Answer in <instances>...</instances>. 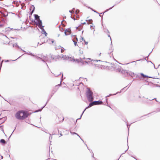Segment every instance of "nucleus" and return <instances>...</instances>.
Returning a JSON list of instances; mask_svg holds the SVG:
<instances>
[{"instance_id":"nucleus-24","label":"nucleus","mask_w":160,"mask_h":160,"mask_svg":"<svg viewBox=\"0 0 160 160\" xmlns=\"http://www.w3.org/2000/svg\"><path fill=\"white\" fill-rule=\"evenodd\" d=\"M115 6V5H113L112 7L110 8H109V9H107L106 11H105V12H107V11H108V10H110L111 9H112L114 7V6Z\"/></svg>"},{"instance_id":"nucleus-28","label":"nucleus","mask_w":160,"mask_h":160,"mask_svg":"<svg viewBox=\"0 0 160 160\" xmlns=\"http://www.w3.org/2000/svg\"><path fill=\"white\" fill-rule=\"evenodd\" d=\"M73 42H74V44L75 46H76V45H77V42L74 41H73Z\"/></svg>"},{"instance_id":"nucleus-19","label":"nucleus","mask_w":160,"mask_h":160,"mask_svg":"<svg viewBox=\"0 0 160 160\" xmlns=\"http://www.w3.org/2000/svg\"><path fill=\"white\" fill-rule=\"evenodd\" d=\"M62 48V47L61 46H58L57 47H56L55 49H56V50H57V49H60V48Z\"/></svg>"},{"instance_id":"nucleus-5","label":"nucleus","mask_w":160,"mask_h":160,"mask_svg":"<svg viewBox=\"0 0 160 160\" xmlns=\"http://www.w3.org/2000/svg\"><path fill=\"white\" fill-rule=\"evenodd\" d=\"M102 102L101 101H93V102L90 103L89 104V106L88 107H87L84 110V111H83L81 115L80 116V118L77 119V120L80 119L81 118L82 116V114L84 113V112L85 111V110L87 108H88L89 107H91V106H92L93 105H94L102 104Z\"/></svg>"},{"instance_id":"nucleus-60","label":"nucleus","mask_w":160,"mask_h":160,"mask_svg":"<svg viewBox=\"0 0 160 160\" xmlns=\"http://www.w3.org/2000/svg\"><path fill=\"white\" fill-rule=\"evenodd\" d=\"M116 94H117V93L115 94H113V95H115Z\"/></svg>"},{"instance_id":"nucleus-36","label":"nucleus","mask_w":160,"mask_h":160,"mask_svg":"<svg viewBox=\"0 0 160 160\" xmlns=\"http://www.w3.org/2000/svg\"><path fill=\"white\" fill-rule=\"evenodd\" d=\"M153 99H155L156 101L157 102H158V101H157V100H156V98H153V99H152L151 100H153Z\"/></svg>"},{"instance_id":"nucleus-17","label":"nucleus","mask_w":160,"mask_h":160,"mask_svg":"<svg viewBox=\"0 0 160 160\" xmlns=\"http://www.w3.org/2000/svg\"><path fill=\"white\" fill-rule=\"evenodd\" d=\"M0 142L1 143L4 144H5L6 143V141H5V140L3 139H1L0 141Z\"/></svg>"},{"instance_id":"nucleus-26","label":"nucleus","mask_w":160,"mask_h":160,"mask_svg":"<svg viewBox=\"0 0 160 160\" xmlns=\"http://www.w3.org/2000/svg\"><path fill=\"white\" fill-rule=\"evenodd\" d=\"M21 49V50L22 51H23V52H25V53H27V54H29V52H26L25 51H24V50H22V49Z\"/></svg>"},{"instance_id":"nucleus-63","label":"nucleus","mask_w":160,"mask_h":160,"mask_svg":"<svg viewBox=\"0 0 160 160\" xmlns=\"http://www.w3.org/2000/svg\"><path fill=\"white\" fill-rule=\"evenodd\" d=\"M3 158L2 156L1 158Z\"/></svg>"},{"instance_id":"nucleus-47","label":"nucleus","mask_w":160,"mask_h":160,"mask_svg":"<svg viewBox=\"0 0 160 160\" xmlns=\"http://www.w3.org/2000/svg\"><path fill=\"white\" fill-rule=\"evenodd\" d=\"M101 53H100L99 54V56H100L101 55Z\"/></svg>"},{"instance_id":"nucleus-64","label":"nucleus","mask_w":160,"mask_h":160,"mask_svg":"<svg viewBox=\"0 0 160 160\" xmlns=\"http://www.w3.org/2000/svg\"><path fill=\"white\" fill-rule=\"evenodd\" d=\"M3 158L2 156L1 158Z\"/></svg>"},{"instance_id":"nucleus-43","label":"nucleus","mask_w":160,"mask_h":160,"mask_svg":"<svg viewBox=\"0 0 160 160\" xmlns=\"http://www.w3.org/2000/svg\"><path fill=\"white\" fill-rule=\"evenodd\" d=\"M82 24H86V23L85 22H84V23H82Z\"/></svg>"},{"instance_id":"nucleus-46","label":"nucleus","mask_w":160,"mask_h":160,"mask_svg":"<svg viewBox=\"0 0 160 160\" xmlns=\"http://www.w3.org/2000/svg\"><path fill=\"white\" fill-rule=\"evenodd\" d=\"M127 125L128 128V129H129V127H128V125Z\"/></svg>"},{"instance_id":"nucleus-44","label":"nucleus","mask_w":160,"mask_h":160,"mask_svg":"<svg viewBox=\"0 0 160 160\" xmlns=\"http://www.w3.org/2000/svg\"><path fill=\"white\" fill-rule=\"evenodd\" d=\"M59 36H60V34H58V37H59Z\"/></svg>"},{"instance_id":"nucleus-27","label":"nucleus","mask_w":160,"mask_h":160,"mask_svg":"<svg viewBox=\"0 0 160 160\" xmlns=\"http://www.w3.org/2000/svg\"><path fill=\"white\" fill-rule=\"evenodd\" d=\"M91 9L92 11H93V12H94L97 13H98L99 14V13H98V12H97L95 10H93L92 9V8H91Z\"/></svg>"},{"instance_id":"nucleus-58","label":"nucleus","mask_w":160,"mask_h":160,"mask_svg":"<svg viewBox=\"0 0 160 160\" xmlns=\"http://www.w3.org/2000/svg\"><path fill=\"white\" fill-rule=\"evenodd\" d=\"M127 150H126L125 151V152H126L127 151Z\"/></svg>"},{"instance_id":"nucleus-55","label":"nucleus","mask_w":160,"mask_h":160,"mask_svg":"<svg viewBox=\"0 0 160 160\" xmlns=\"http://www.w3.org/2000/svg\"><path fill=\"white\" fill-rule=\"evenodd\" d=\"M20 57H18V58H17V59H18V58H20Z\"/></svg>"},{"instance_id":"nucleus-20","label":"nucleus","mask_w":160,"mask_h":160,"mask_svg":"<svg viewBox=\"0 0 160 160\" xmlns=\"http://www.w3.org/2000/svg\"><path fill=\"white\" fill-rule=\"evenodd\" d=\"M10 38L14 39L13 40H12V42H15L17 40V38H14L12 37H11Z\"/></svg>"},{"instance_id":"nucleus-2","label":"nucleus","mask_w":160,"mask_h":160,"mask_svg":"<svg viewBox=\"0 0 160 160\" xmlns=\"http://www.w3.org/2000/svg\"><path fill=\"white\" fill-rule=\"evenodd\" d=\"M28 116L27 112L23 111H19L15 114L16 118L19 120H22L26 118Z\"/></svg>"},{"instance_id":"nucleus-1","label":"nucleus","mask_w":160,"mask_h":160,"mask_svg":"<svg viewBox=\"0 0 160 160\" xmlns=\"http://www.w3.org/2000/svg\"><path fill=\"white\" fill-rule=\"evenodd\" d=\"M2 39L3 40V44H8L10 46L11 44L13 48L14 47H17L20 49H21L18 46V45L17 43H16L15 44L12 43L11 42H12V40H10L9 38H8L6 35H3Z\"/></svg>"},{"instance_id":"nucleus-52","label":"nucleus","mask_w":160,"mask_h":160,"mask_svg":"<svg viewBox=\"0 0 160 160\" xmlns=\"http://www.w3.org/2000/svg\"><path fill=\"white\" fill-rule=\"evenodd\" d=\"M153 65L154 66V68H155V66L154 64H153Z\"/></svg>"},{"instance_id":"nucleus-45","label":"nucleus","mask_w":160,"mask_h":160,"mask_svg":"<svg viewBox=\"0 0 160 160\" xmlns=\"http://www.w3.org/2000/svg\"><path fill=\"white\" fill-rule=\"evenodd\" d=\"M60 74H61L60 73V74H58V75H56V76H58V75H60Z\"/></svg>"},{"instance_id":"nucleus-48","label":"nucleus","mask_w":160,"mask_h":160,"mask_svg":"<svg viewBox=\"0 0 160 160\" xmlns=\"http://www.w3.org/2000/svg\"><path fill=\"white\" fill-rule=\"evenodd\" d=\"M63 74H62V78L63 77Z\"/></svg>"},{"instance_id":"nucleus-62","label":"nucleus","mask_w":160,"mask_h":160,"mask_svg":"<svg viewBox=\"0 0 160 160\" xmlns=\"http://www.w3.org/2000/svg\"><path fill=\"white\" fill-rule=\"evenodd\" d=\"M92 21V20H89V21Z\"/></svg>"},{"instance_id":"nucleus-16","label":"nucleus","mask_w":160,"mask_h":160,"mask_svg":"<svg viewBox=\"0 0 160 160\" xmlns=\"http://www.w3.org/2000/svg\"><path fill=\"white\" fill-rule=\"evenodd\" d=\"M75 61H76L78 62H82V59L80 58V59H75Z\"/></svg>"},{"instance_id":"nucleus-50","label":"nucleus","mask_w":160,"mask_h":160,"mask_svg":"<svg viewBox=\"0 0 160 160\" xmlns=\"http://www.w3.org/2000/svg\"><path fill=\"white\" fill-rule=\"evenodd\" d=\"M92 27V25H91L90 26V27H91H91Z\"/></svg>"},{"instance_id":"nucleus-14","label":"nucleus","mask_w":160,"mask_h":160,"mask_svg":"<svg viewBox=\"0 0 160 160\" xmlns=\"http://www.w3.org/2000/svg\"><path fill=\"white\" fill-rule=\"evenodd\" d=\"M70 133H71L72 134V135H74V134H76L80 138V139L83 142V140L80 138V136L78 134H77V133H76V132H70Z\"/></svg>"},{"instance_id":"nucleus-61","label":"nucleus","mask_w":160,"mask_h":160,"mask_svg":"<svg viewBox=\"0 0 160 160\" xmlns=\"http://www.w3.org/2000/svg\"><path fill=\"white\" fill-rule=\"evenodd\" d=\"M92 156H93V157H93V155H92Z\"/></svg>"},{"instance_id":"nucleus-33","label":"nucleus","mask_w":160,"mask_h":160,"mask_svg":"<svg viewBox=\"0 0 160 160\" xmlns=\"http://www.w3.org/2000/svg\"><path fill=\"white\" fill-rule=\"evenodd\" d=\"M82 41H83L84 42H85V40L83 38H82Z\"/></svg>"},{"instance_id":"nucleus-53","label":"nucleus","mask_w":160,"mask_h":160,"mask_svg":"<svg viewBox=\"0 0 160 160\" xmlns=\"http://www.w3.org/2000/svg\"><path fill=\"white\" fill-rule=\"evenodd\" d=\"M60 84H58V86H60Z\"/></svg>"},{"instance_id":"nucleus-35","label":"nucleus","mask_w":160,"mask_h":160,"mask_svg":"<svg viewBox=\"0 0 160 160\" xmlns=\"http://www.w3.org/2000/svg\"><path fill=\"white\" fill-rule=\"evenodd\" d=\"M108 36L110 38V39H111V37H110V35L109 34L108 35Z\"/></svg>"},{"instance_id":"nucleus-9","label":"nucleus","mask_w":160,"mask_h":160,"mask_svg":"<svg viewBox=\"0 0 160 160\" xmlns=\"http://www.w3.org/2000/svg\"><path fill=\"white\" fill-rule=\"evenodd\" d=\"M68 57L66 56V55H61L60 56V58L62 59L63 60H68Z\"/></svg>"},{"instance_id":"nucleus-21","label":"nucleus","mask_w":160,"mask_h":160,"mask_svg":"<svg viewBox=\"0 0 160 160\" xmlns=\"http://www.w3.org/2000/svg\"><path fill=\"white\" fill-rule=\"evenodd\" d=\"M74 9V8H73V9L72 10H69V12L71 13H72L74 12L73 10Z\"/></svg>"},{"instance_id":"nucleus-39","label":"nucleus","mask_w":160,"mask_h":160,"mask_svg":"<svg viewBox=\"0 0 160 160\" xmlns=\"http://www.w3.org/2000/svg\"><path fill=\"white\" fill-rule=\"evenodd\" d=\"M85 42V44H88V42H86L85 41V42Z\"/></svg>"},{"instance_id":"nucleus-37","label":"nucleus","mask_w":160,"mask_h":160,"mask_svg":"<svg viewBox=\"0 0 160 160\" xmlns=\"http://www.w3.org/2000/svg\"><path fill=\"white\" fill-rule=\"evenodd\" d=\"M7 30H9V29H10V28H7Z\"/></svg>"},{"instance_id":"nucleus-32","label":"nucleus","mask_w":160,"mask_h":160,"mask_svg":"<svg viewBox=\"0 0 160 160\" xmlns=\"http://www.w3.org/2000/svg\"><path fill=\"white\" fill-rule=\"evenodd\" d=\"M140 75L142 76L143 77L144 76V75L143 73H141L140 74Z\"/></svg>"},{"instance_id":"nucleus-49","label":"nucleus","mask_w":160,"mask_h":160,"mask_svg":"<svg viewBox=\"0 0 160 160\" xmlns=\"http://www.w3.org/2000/svg\"><path fill=\"white\" fill-rule=\"evenodd\" d=\"M17 59H16V60H12V61H15V60H17Z\"/></svg>"},{"instance_id":"nucleus-25","label":"nucleus","mask_w":160,"mask_h":160,"mask_svg":"<svg viewBox=\"0 0 160 160\" xmlns=\"http://www.w3.org/2000/svg\"><path fill=\"white\" fill-rule=\"evenodd\" d=\"M62 48L61 50V53H62L65 50V49H63L64 48Z\"/></svg>"},{"instance_id":"nucleus-29","label":"nucleus","mask_w":160,"mask_h":160,"mask_svg":"<svg viewBox=\"0 0 160 160\" xmlns=\"http://www.w3.org/2000/svg\"><path fill=\"white\" fill-rule=\"evenodd\" d=\"M79 12V10H77L75 11L76 13L77 14V13H78Z\"/></svg>"},{"instance_id":"nucleus-41","label":"nucleus","mask_w":160,"mask_h":160,"mask_svg":"<svg viewBox=\"0 0 160 160\" xmlns=\"http://www.w3.org/2000/svg\"><path fill=\"white\" fill-rule=\"evenodd\" d=\"M112 95L111 94H110L109 95L107 96V97H109V96Z\"/></svg>"},{"instance_id":"nucleus-54","label":"nucleus","mask_w":160,"mask_h":160,"mask_svg":"<svg viewBox=\"0 0 160 160\" xmlns=\"http://www.w3.org/2000/svg\"><path fill=\"white\" fill-rule=\"evenodd\" d=\"M149 62H151V63H152V64H153V63H152V62L151 61H149Z\"/></svg>"},{"instance_id":"nucleus-12","label":"nucleus","mask_w":160,"mask_h":160,"mask_svg":"<svg viewBox=\"0 0 160 160\" xmlns=\"http://www.w3.org/2000/svg\"><path fill=\"white\" fill-rule=\"evenodd\" d=\"M42 29V34H45V36H47V33L44 30V29H43V28H42L41 29Z\"/></svg>"},{"instance_id":"nucleus-40","label":"nucleus","mask_w":160,"mask_h":160,"mask_svg":"<svg viewBox=\"0 0 160 160\" xmlns=\"http://www.w3.org/2000/svg\"><path fill=\"white\" fill-rule=\"evenodd\" d=\"M33 6L34 7V8H33V9L32 11V12L34 11V9H35V7H34V6Z\"/></svg>"},{"instance_id":"nucleus-18","label":"nucleus","mask_w":160,"mask_h":160,"mask_svg":"<svg viewBox=\"0 0 160 160\" xmlns=\"http://www.w3.org/2000/svg\"><path fill=\"white\" fill-rule=\"evenodd\" d=\"M46 104H45L43 107L41 109H39L38 110H36V111L34 112H39V111H41L45 107V105H46Z\"/></svg>"},{"instance_id":"nucleus-7","label":"nucleus","mask_w":160,"mask_h":160,"mask_svg":"<svg viewBox=\"0 0 160 160\" xmlns=\"http://www.w3.org/2000/svg\"><path fill=\"white\" fill-rule=\"evenodd\" d=\"M36 23V24L38 26L40 29L42 28H43V26L42 25V21L40 19L37 20Z\"/></svg>"},{"instance_id":"nucleus-30","label":"nucleus","mask_w":160,"mask_h":160,"mask_svg":"<svg viewBox=\"0 0 160 160\" xmlns=\"http://www.w3.org/2000/svg\"><path fill=\"white\" fill-rule=\"evenodd\" d=\"M104 31L105 32H107L108 33H109V32L108 31V29H105V30H104Z\"/></svg>"},{"instance_id":"nucleus-59","label":"nucleus","mask_w":160,"mask_h":160,"mask_svg":"<svg viewBox=\"0 0 160 160\" xmlns=\"http://www.w3.org/2000/svg\"><path fill=\"white\" fill-rule=\"evenodd\" d=\"M95 31V30L94 29V30H93V32H94Z\"/></svg>"},{"instance_id":"nucleus-15","label":"nucleus","mask_w":160,"mask_h":160,"mask_svg":"<svg viewBox=\"0 0 160 160\" xmlns=\"http://www.w3.org/2000/svg\"><path fill=\"white\" fill-rule=\"evenodd\" d=\"M34 16L35 19L37 21L39 19V17L38 15L35 14Z\"/></svg>"},{"instance_id":"nucleus-13","label":"nucleus","mask_w":160,"mask_h":160,"mask_svg":"<svg viewBox=\"0 0 160 160\" xmlns=\"http://www.w3.org/2000/svg\"><path fill=\"white\" fill-rule=\"evenodd\" d=\"M68 60L69 61H75V59H74L73 58L71 57H68Z\"/></svg>"},{"instance_id":"nucleus-22","label":"nucleus","mask_w":160,"mask_h":160,"mask_svg":"<svg viewBox=\"0 0 160 160\" xmlns=\"http://www.w3.org/2000/svg\"><path fill=\"white\" fill-rule=\"evenodd\" d=\"M143 77H144V78L148 77V78H152V77H148V76H146V75H144V76Z\"/></svg>"},{"instance_id":"nucleus-4","label":"nucleus","mask_w":160,"mask_h":160,"mask_svg":"<svg viewBox=\"0 0 160 160\" xmlns=\"http://www.w3.org/2000/svg\"><path fill=\"white\" fill-rule=\"evenodd\" d=\"M98 61H100L101 60H93V59L92 60L90 58H87L86 59V61L84 62L87 63L88 64H94L95 66V67H98L99 68H100V67H101V66H100L99 65H97V64H96L94 63L97 62Z\"/></svg>"},{"instance_id":"nucleus-8","label":"nucleus","mask_w":160,"mask_h":160,"mask_svg":"<svg viewBox=\"0 0 160 160\" xmlns=\"http://www.w3.org/2000/svg\"><path fill=\"white\" fill-rule=\"evenodd\" d=\"M71 30L69 29H66L64 31V33L66 35H68L70 34Z\"/></svg>"},{"instance_id":"nucleus-56","label":"nucleus","mask_w":160,"mask_h":160,"mask_svg":"<svg viewBox=\"0 0 160 160\" xmlns=\"http://www.w3.org/2000/svg\"><path fill=\"white\" fill-rule=\"evenodd\" d=\"M20 57H18V58H17V59H18V58H20Z\"/></svg>"},{"instance_id":"nucleus-57","label":"nucleus","mask_w":160,"mask_h":160,"mask_svg":"<svg viewBox=\"0 0 160 160\" xmlns=\"http://www.w3.org/2000/svg\"><path fill=\"white\" fill-rule=\"evenodd\" d=\"M20 57H18V58H17V59H18V58H20Z\"/></svg>"},{"instance_id":"nucleus-6","label":"nucleus","mask_w":160,"mask_h":160,"mask_svg":"<svg viewBox=\"0 0 160 160\" xmlns=\"http://www.w3.org/2000/svg\"><path fill=\"white\" fill-rule=\"evenodd\" d=\"M40 57H39L37 56L36 55H35L34 57L36 58L38 60L41 59L42 60L43 62H45V61H47V57L45 56H43L42 55H40Z\"/></svg>"},{"instance_id":"nucleus-23","label":"nucleus","mask_w":160,"mask_h":160,"mask_svg":"<svg viewBox=\"0 0 160 160\" xmlns=\"http://www.w3.org/2000/svg\"><path fill=\"white\" fill-rule=\"evenodd\" d=\"M28 54L30 55H31L32 56H35V55L34 54L30 52H29Z\"/></svg>"},{"instance_id":"nucleus-31","label":"nucleus","mask_w":160,"mask_h":160,"mask_svg":"<svg viewBox=\"0 0 160 160\" xmlns=\"http://www.w3.org/2000/svg\"><path fill=\"white\" fill-rule=\"evenodd\" d=\"M118 68V69H119V72H120V71H121V67H119Z\"/></svg>"},{"instance_id":"nucleus-3","label":"nucleus","mask_w":160,"mask_h":160,"mask_svg":"<svg viewBox=\"0 0 160 160\" xmlns=\"http://www.w3.org/2000/svg\"><path fill=\"white\" fill-rule=\"evenodd\" d=\"M86 95L88 100L89 102H92L93 100V92L88 88L86 92Z\"/></svg>"},{"instance_id":"nucleus-11","label":"nucleus","mask_w":160,"mask_h":160,"mask_svg":"<svg viewBox=\"0 0 160 160\" xmlns=\"http://www.w3.org/2000/svg\"><path fill=\"white\" fill-rule=\"evenodd\" d=\"M47 42L51 44L53 43L54 42V41L52 39H49L48 40Z\"/></svg>"},{"instance_id":"nucleus-34","label":"nucleus","mask_w":160,"mask_h":160,"mask_svg":"<svg viewBox=\"0 0 160 160\" xmlns=\"http://www.w3.org/2000/svg\"><path fill=\"white\" fill-rule=\"evenodd\" d=\"M8 14H7L6 15H5V14H4V17H6V16H8Z\"/></svg>"},{"instance_id":"nucleus-38","label":"nucleus","mask_w":160,"mask_h":160,"mask_svg":"<svg viewBox=\"0 0 160 160\" xmlns=\"http://www.w3.org/2000/svg\"><path fill=\"white\" fill-rule=\"evenodd\" d=\"M9 60H6L5 61V62H9Z\"/></svg>"},{"instance_id":"nucleus-10","label":"nucleus","mask_w":160,"mask_h":160,"mask_svg":"<svg viewBox=\"0 0 160 160\" xmlns=\"http://www.w3.org/2000/svg\"><path fill=\"white\" fill-rule=\"evenodd\" d=\"M127 74L128 75H130L132 77L133 76H134V73L131 72H127Z\"/></svg>"},{"instance_id":"nucleus-51","label":"nucleus","mask_w":160,"mask_h":160,"mask_svg":"<svg viewBox=\"0 0 160 160\" xmlns=\"http://www.w3.org/2000/svg\"><path fill=\"white\" fill-rule=\"evenodd\" d=\"M60 135L61 136H62V134L61 133L60 134Z\"/></svg>"},{"instance_id":"nucleus-42","label":"nucleus","mask_w":160,"mask_h":160,"mask_svg":"<svg viewBox=\"0 0 160 160\" xmlns=\"http://www.w3.org/2000/svg\"><path fill=\"white\" fill-rule=\"evenodd\" d=\"M99 16L100 17H102V15H101V14H99Z\"/></svg>"}]
</instances>
